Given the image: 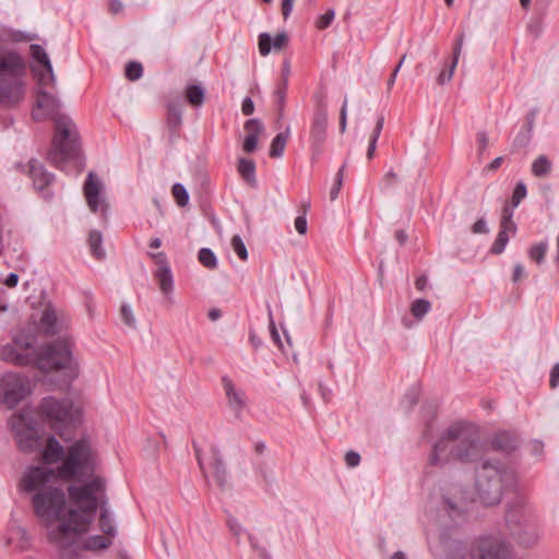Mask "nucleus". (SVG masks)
I'll return each instance as SVG.
<instances>
[{
    "instance_id": "f257e3e1",
    "label": "nucleus",
    "mask_w": 559,
    "mask_h": 559,
    "mask_svg": "<svg viewBox=\"0 0 559 559\" xmlns=\"http://www.w3.org/2000/svg\"><path fill=\"white\" fill-rule=\"evenodd\" d=\"M107 481L95 477L84 484L68 487L70 522L51 531L50 535L62 547V559H84V551L109 548L117 535V525L108 507Z\"/></svg>"
},
{
    "instance_id": "f03ea898",
    "label": "nucleus",
    "mask_w": 559,
    "mask_h": 559,
    "mask_svg": "<svg viewBox=\"0 0 559 559\" xmlns=\"http://www.w3.org/2000/svg\"><path fill=\"white\" fill-rule=\"evenodd\" d=\"M57 474L53 468L44 465H32L25 468L20 480V488L31 497L35 515L43 522L47 531L48 542L58 550L62 559V547L51 538V531L70 522V509L76 508L70 502L66 510V495L56 485Z\"/></svg>"
},
{
    "instance_id": "7ed1b4c3",
    "label": "nucleus",
    "mask_w": 559,
    "mask_h": 559,
    "mask_svg": "<svg viewBox=\"0 0 559 559\" xmlns=\"http://www.w3.org/2000/svg\"><path fill=\"white\" fill-rule=\"evenodd\" d=\"M35 341L31 331H17L11 342L0 345V360L22 367L34 364L45 372L74 370L76 366L71 352L72 342L68 337L47 344L38 350L35 348Z\"/></svg>"
},
{
    "instance_id": "20e7f679",
    "label": "nucleus",
    "mask_w": 559,
    "mask_h": 559,
    "mask_svg": "<svg viewBox=\"0 0 559 559\" xmlns=\"http://www.w3.org/2000/svg\"><path fill=\"white\" fill-rule=\"evenodd\" d=\"M8 424L21 452L27 454L39 452L46 465L62 462L66 449L53 435L43 439L36 413L32 407L25 406L12 414Z\"/></svg>"
},
{
    "instance_id": "39448f33",
    "label": "nucleus",
    "mask_w": 559,
    "mask_h": 559,
    "mask_svg": "<svg viewBox=\"0 0 559 559\" xmlns=\"http://www.w3.org/2000/svg\"><path fill=\"white\" fill-rule=\"evenodd\" d=\"M485 447L476 430L468 425L450 426L435 443L428 462L443 466L452 461L472 463L481 457Z\"/></svg>"
},
{
    "instance_id": "423d86ee",
    "label": "nucleus",
    "mask_w": 559,
    "mask_h": 559,
    "mask_svg": "<svg viewBox=\"0 0 559 559\" xmlns=\"http://www.w3.org/2000/svg\"><path fill=\"white\" fill-rule=\"evenodd\" d=\"M53 135L47 158L56 167L64 170L68 163H73L79 171L84 167L82 142L74 120L66 114L56 112L52 117Z\"/></svg>"
},
{
    "instance_id": "0eeeda50",
    "label": "nucleus",
    "mask_w": 559,
    "mask_h": 559,
    "mask_svg": "<svg viewBox=\"0 0 559 559\" xmlns=\"http://www.w3.org/2000/svg\"><path fill=\"white\" fill-rule=\"evenodd\" d=\"M99 464L96 448L90 439L82 438L66 449V455L55 472L61 479L84 484L92 481L95 477H103L97 474Z\"/></svg>"
},
{
    "instance_id": "6e6552de",
    "label": "nucleus",
    "mask_w": 559,
    "mask_h": 559,
    "mask_svg": "<svg viewBox=\"0 0 559 559\" xmlns=\"http://www.w3.org/2000/svg\"><path fill=\"white\" fill-rule=\"evenodd\" d=\"M27 66L23 56L0 47V102L17 105L26 92Z\"/></svg>"
},
{
    "instance_id": "1a4fd4ad",
    "label": "nucleus",
    "mask_w": 559,
    "mask_h": 559,
    "mask_svg": "<svg viewBox=\"0 0 559 559\" xmlns=\"http://www.w3.org/2000/svg\"><path fill=\"white\" fill-rule=\"evenodd\" d=\"M514 472L499 461H485L476 473V489L486 506L498 504L503 490L514 484Z\"/></svg>"
},
{
    "instance_id": "9d476101",
    "label": "nucleus",
    "mask_w": 559,
    "mask_h": 559,
    "mask_svg": "<svg viewBox=\"0 0 559 559\" xmlns=\"http://www.w3.org/2000/svg\"><path fill=\"white\" fill-rule=\"evenodd\" d=\"M38 414L63 440H67L64 429L74 426L80 418L79 408L70 400L53 396L41 400Z\"/></svg>"
},
{
    "instance_id": "9b49d317",
    "label": "nucleus",
    "mask_w": 559,
    "mask_h": 559,
    "mask_svg": "<svg viewBox=\"0 0 559 559\" xmlns=\"http://www.w3.org/2000/svg\"><path fill=\"white\" fill-rule=\"evenodd\" d=\"M32 392L29 379L14 371L0 374V405L16 407Z\"/></svg>"
},
{
    "instance_id": "f8f14e48",
    "label": "nucleus",
    "mask_w": 559,
    "mask_h": 559,
    "mask_svg": "<svg viewBox=\"0 0 559 559\" xmlns=\"http://www.w3.org/2000/svg\"><path fill=\"white\" fill-rule=\"evenodd\" d=\"M507 522L512 527L519 543L525 547H530L538 540L539 534L531 520V515L523 509L509 510Z\"/></svg>"
},
{
    "instance_id": "ddd939ff",
    "label": "nucleus",
    "mask_w": 559,
    "mask_h": 559,
    "mask_svg": "<svg viewBox=\"0 0 559 559\" xmlns=\"http://www.w3.org/2000/svg\"><path fill=\"white\" fill-rule=\"evenodd\" d=\"M4 545L12 547L17 551H27L31 549L33 538L27 528L22 524L21 519L15 512L10 513V519L3 535Z\"/></svg>"
},
{
    "instance_id": "4468645a",
    "label": "nucleus",
    "mask_w": 559,
    "mask_h": 559,
    "mask_svg": "<svg viewBox=\"0 0 559 559\" xmlns=\"http://www.w3.org/2000/svg\"><path fill=\"white\" fill-rule=\"evenodd\" d=\"M509 556V546L503 539L485 537L463 559H508Z\"/></svg>"
},
{
    "instance_id": "2eb2a0df",
    "label": "nucleus",
    "mask_w": 559,
    "mask_h": 559,
    "mask_svg": "<svg viewBox=\"0 0 559 559\" xmlns=\"http://www.w3.org/2000/svg\"><path fill=\"white\" fill-rule=\"evenodd\" d=\"M156 264L153 275L157 281L160 293L170 299L174 292V276L167 257L164 252L148 253Z\"/></svg>"
},
{
    "instance_id": "dca6fc26",
    "label": "nucleus",
    "mask_w": 559,
    "mask_h": 559,
    "mask_svg": "<svg viewBox=\"0 0 559 559\" xmlns=\"http://www.w3.org/2000/svg\"><path fill=\"white\" fill-rule=\"evenodd\" d=\"M103 185L93 171H90L85 180L83 192L87 205L93 213L105 212L107 203L102 194Z\"/></svg>"
},
{
    "instance_id": "f3484780",
    "label": "nucleus",
    "mask_w": 559,
    "mask_h": 559,
    "mask_svg": "<svg viewBox=\"0 0 559 559\" xmlns=\"http://www.w3.org/2000/svg\"><path fill=\"white\" fill-rule=\"evenodd\" d=\"M326 114L322 110L317 111L310 129L311 147L316 155L322 152V146L326 139Z\"/></svg>"
},
{
    "instance_id": "a211bd4d",
    "label": "nucleus",
    "mask_w": 559,
    "mask_h": 559,
    "mask_svg": "<svg viewBox=\"0 0 559 559\" xmlns=\"http://www.w3.org/2000/svg\"><path fill=\"white\" fill-rule=\"evenodd\" d=\"M29 177L33 180V185L36 190L43 193L45 199L50 198V192L48 191V187L53 180V175L48 173L44 165L38 160L32 159L29 160Z\"/></svg>"
},
{
    "instance_id": "6ab92c4d",
    "label": "nucleus",
    "mask_w": 559,
    "mask_h": 559,
    "mask_svg": "<svg viewBox=\"0 0 559 559\" xmlns=\"http://www.w3.org/2000/svg\"><path fill=\"white\" fill-rule=\"evenodd\" d=\"M210 467L212 469V475H213V478H214L216 485L221 489H228L230 487L228 472H227L226 465L223 461L219 450L215 447H213L211 449Z\"/></svg>"
},
{
    "instance_id": "aec40b11",
    "label": "nucleus",
    "mask_w": 559,
    "mask_h": 559,
    "mask_svg": "<svg viewBox=\"0 0 559 559\" xmlns=\"http://www.w3.org/2000/svg\"><path fill=\"white\" fill-rule=\"evenodd\" d=\"M223 388L227 396L228 405L235 416L240 417L246 407V395L241 390L236 389L233 381L228 377L222 379Z\"/></svg>"
},
{
    "instance_id": "412c9836",
    "label": "nucleus",
    "mask_w": 559,
    "mask_h": 559,
    "mask_svg": "<svg viewBox=\"0 0 559 559\" xmlns=\"http://www.w3.org/2000/svg\"><path fill=\"white\" fill-rule=\"evenodd\" d=\"M64 326H67V320L58 316L57 309L51 306L44 309L40 317V329L46 335H55Z\"/></svg>"
},
{
    "instance_id": "4be33fe9",
    "label": "nucleus",
    "mask_w": 559,
    "mask_h": 559,
    "mask_svg": "<svg viewBox=\"0 0 559 559\" xmlns=\"http://www.w3.org/2000/svg\"><path fill=\"white\" fill-rule=\"evenodd\" d=\"M288 35L286 32H281L274 38L269 33H261L258 37V47L261 56L265 57L271 52V49H283L288 44Z\"/></svg>"
},
{
    "instance_id": "5701e85b",
    "label": "nucleus",
    "mask_w": 559,
    "mask_h": 559,
    "mask_svg": "<svg viewBox=\"0 0 559 559\" xmlns=\"http://www.w3.org/2000/svg\"><path fill=\"white\" fill-rule=\"evenodd\" d=\"M463 43H464V33L462 32V33H460V35L457 36V38L455 40V44L453 47V52H452V60L449 63L444 64V68L441 70V72L439 73V75L437 78L438 84L443 85L452 79L454 70L459 62Z\"/></svg>"
},
{
    "instance_id": "b1692460",
    "label": "nucleus",
    "mask_w": 559,
    "mask_h": 559,
    "mask_svg": "<svg viewBox=\"0 0 559 559\" xmlns=\"http://www.w3.org/2000/svg\"><path fill=\"white\" fill-rule=\"evenodd\" d=\"M247 135L242 147L247 153H252L257 148L259 135L263 132L264 127L258 119H249L245 123Z\"/></svg>"
},
{
    "instance_id": "393cba45",
    "label": "nucleus",
    "mask_w": 559,
    "mask_h": 559,
    "mask_svg": "<svg viewBox=\"0 0 559 559\" xmlns=\"http://www.w3.org/2000/svg\"><path fill=\"white\" fill-rule=\"evenodd\" d=\"M29 52H31L32 59L38 66L43 67L46 70L48 78L51 81H53L55 74H53L52 64H51L50 59H49L46 50L44 49V47L40 46L39 44H32L29 46Z\"/></svg>"
},
{
    "instance_id": "a878e982",
    "label": "nucleus",
    "mask_w": 559,
    "mask_h": 559,
    "mask_svg": "<svg viewBox=\"0 0 559 559\" xmlns=\"http://www.w3.org/2000/svg\"><path fill=\"white\" fill-rule=\"evenodd\" d=\"M491 445L495 450L503 452H512L518 447L515 436L507 431L498 432L491 440Z\"/></svg>"
},
{
    "instance_id": "bb28decb",
    "label": "nucleus",
    "mask_w": 559,
    "mask_h": 559,
    "mask_svg": "<svg viewBox=\"0 0 559 559\" xmlns=\"http://www.w3.org/2000/svg\"><path fill=\"white\" fill-rule=\"evenodd\" d=\"M185 96L189 105H202L205 98V88L201 83H189L185 88Z\"/></svg>"
},
{
    "instance_id": "cd10ccee",
    "label": "nucleus",
    "mask_w": 559,
    "mask_h": 559,
    "mask_svg": "<svg viewBox=\"0 0 559 559\" xmlns=\"http://www.w3.org/2000/svg\"><path fill=\"white\" fill-rule=\"evenodd\" d=\"M290 134V129L287 127L283 132H280L272 141L270 146V156L278 158L283 156L286 143Z\"/></svg>"
},
{
    "instance_id": "c85d7f7f",
    "label": "nucleus",
    "mask_w": 559,
    "mask_h": 559,
    "mask_svg": "<svg viewBox=\"0 0 559 559\" xmlns=\"http://www.w3.org/2000/svg\"><path fill=\"white\" fill-rule=\"evenodd\" d=\"M102 242L103 236L100 231L92 230L88 236V246L93 257H95L98 260L104 259L106 254L105 250L102 247Z\"/></svg>"
},
{
    "instance_id": "c756f323",
    "label": "nucleus",
    "mask_w": 559,
    "mask_h": 559,
    "mask_svg": "<svg viewBox=\"0 0 559 559\" xmlns=\"http://www.w3.org/2000/svg\"><path fill=\"white\" fill-rule=\"evenodd\" d=\"M549 4H550V0H537L536 1V10L538 13V17L535 22H532L528 25L530 32L535 33L536 37L539 36V34L542 32V20H543V16L545 15Z\"/></svg>"
},
{
    "instance_id": "7c9ffc66",
    "label": "nucleus",
    "mask_w": 559,
    "mask_h": 559,
    "mask_svg": "<svg viewBox=\"0 0 559 559\" xmlns=\"http://www.w3.org/2000/svg\"><path fill=\"white\" fill-rule=\"evenodd\" d=\"M238 171L249 183L255 181V164L253 160L240 158L238 162Z\"/></svg>"
},
{
    "instance_id": "2f4dec72",
    "label": "nucleus",
    "mask_w": 559,
    "mask_h": 559,
    "mask_svg": "<svg viewBox=\"0 0 559 559\" xmlns=\"http://www.w3.org/2000/svg\"><path fill=\"white\" fill-rule=\"evenodd\" d=\"M551 171V162L547 156H538L532 164V173L536 177H545Z\"/></svg>"
},
{
    "instance_id": "473e14b6",
    "label": "nucleus",
    "mask_w": 559,
    "mask_h": 559,
    "mask_svg": "<svg viewBox=\"0 0 559 559\" xmlns=\"http://www.w3.org/2000/svg\"><path fill=\"white\" fill-rule=\"evenodd\" d=\"M383 126H384V117L383 116H380L377 120V123H376V127L372 131V134L370 136V140H369V146H368V150H367V157L369 159H371L374 155V152H376V148H377V142H378V139L380 136V133L383 129Z\"/></svg>"
},
{
    "instance_id": "72a5a7b5",
    "label": "nucleus",
    "mask_w": 559,
    "mask_h": 559,
    "mask_svg": "<svg viewBox=\"0 0 559 559\" xmlns=\"http://www.w3.org/2000/svg\"><path fill=\"white\" fill-rule=\"evenodd\" d=\"M431 309V304L427 299H416L411 306V312L417 320H421Z\"/></svg>"
},
{
    "instance_id": "f704fd0d",
    "label": "nucleus",
    "mask_w": 559,
    "mask_h": 559,
    "mask_svg": "<svg viewBox=\"0 0 559 559\" xmlns=\"http://www.w3.org/2000/svg\"><path fill=\"white\" fill-rule=\"evenodd\" d=\"M56 112H60L57 107H33L31 115L35 121H44L46 119L52 120Z\"/></svg>"
},
{
    "instance_id": "c9c22d12",
    "label": "nucleus",
    "mask_w": 559,
    "mask_h": 559,
    "mask_svg": "<svg viewBox=\"0 0 559 559\" xmlns=\"http://www.w3.org/2000/svg\"><path fill=\"white\" fill-rule=\"evenodd\" d=\"M199 261L200 263L207 267V269H216L217 266V259L214 254V252L209 249V248H202L200 251H199Z\"/></svg>"
},
{
    "instance_id": "e433bc0d",
    "label": "nucleus",
    "mask_w": 559,
    "mask_h": 559,
    "mask_svg": "<svg viewBox=\"0 0 559 559\" xmlns=\"http://www.w3.org/2000/svg\"><path fill=\"white\" fill-rule=\"evenodd\" d=\"M124 75L130 81H136L143 75V66L138 61H129L124 67Z\"/></svg>"
},
{
    "instance_id": "4c0bfd02",
    "label": "nucleus",
    "mask_w": 559,
    "mask_h": 559,
    "mask_svg": "<svg viewBox=\"0 0 559 559\" xmlns=\"http://www.w3.org/2000/svg\"><path fill=\"white\" fill-rule=\"evenodd\" d=\"M171 193L179 206L183 207L188 204L189 193L183 185L175 183L171 188Z\"/></svg>"
},
{
    "instance_id": "58836bf2",
    "label": "nucleus",
    "mask_w": 559,
    "mask_h": 559,
    "mask_svg": "<svg viewBox=\"0 0 559 559\" xmlns=\"http://www.w3.org/2000/svg\"><path fill=\"white\" fill-rule=\"evenodd\" d=\"M547 248L548 243L546 241L536 243L531 247L528 255L532 260L536 261L537 263H542L545 259Z\"/></svg>"
},
{
    "instance_id": "ea45409f",
    "label": "nucleus",
    "mask_w": 559,
    "mask_h": 559,
    "mask_svg": "<svg viewBox=\"0 0 559 559\" xmlns=\"http://www.w3.org/2000/svg\"><path fill=\"white\" fill-rule=\"evenodd\" d=\"M120 318L127 326H129L131 329L136 328V320H135V317L133 314V311H132V308L130 305L123 304L121 306Z\"/></svg>"
},
{
    "instance_id": "a19ab883",
    "label": "nucleus",
    "mask_w": 559,
    "mask_h": 559,
    "mask_svg": "<svg viewBox=\"0 0 559 559\" xmlns=\"http://www.w3.org/2000/svg\"><path fill=\"white\" fill-rule=\"evenodd\" d=\"M182 107H168L167 122L170 128L176 129L181 124Z\"/></svg>"
},
{
    "instance_id": "79ce46f5",
    "label": "nucleus",
    "mask_w": 559,
    "mask_h": 559,
    "mask_svg": "<svg viewBox=\"0 0 559 559\" xmlns=\"http://www.w3.org/2000/svg\"><path fill=\"white\" fill-rule=\"evenodd\" d=\"M509 241V234L504 231H499L496 240L493 241L490 252L493 254H500L503 252L507 243Z\"/></svg>"
},
{
    "instance_id": "37998d69",
    "label": "nucleus",
    "mask_w": 559,
    "mask_h": 559,
    "mask_svg": "<svg viewBox=\"0 0 559 559\" xmlns=\"http://www.w3.org/2000/svg\"><path fill=\"white\" fill-rule=\"evenodd\" d=\"M231 247H233V250L235 251V253L239 257V259H241L243 261L248 259L247 248L239 235L233 236Z\"/></svg>"
},
{
    "instance_id": "c03bdc74",
    "label": "nucleus",
    "mask_w": 559,
    "mask_h": 559,
    "mask_svg": "<svg viewBox=\"0 0 559 559\" xmlns=\"http://www.w3.org/2000/svg\"><path fill=\"white\" fill-rule=\"evenodd\" d=\"M287 86L288 83L286 82H277L273 92V103L275 105H284L287 95Z\"/></svg>"
},
{
    "instance_id": "a18cd8bd",
    "label": "nucleus",
    "mask_w": 559,
    "mask_h": 559,
    "mask_svg": "<svg viewBox=\"0 0 559 559\" xmlns=\"http://www.w3.org/2000/svg\"><path fill=\"white\" fill-rule=\"evenodd\" d=\"M344 170H345V164L338 169L336 176H335V182L332 189L330 190V199L334 201L341 191V188L343 186V177H344Z\"/></svg>"
},
{
    "instance_id": "49530a36",
    "label": "nucleus",
    "mask_w": 559,
    "mask_h": 559,
    "mask_svg": "<svg viewBox=\"0 0 559 559\" xmlns=\"http://www.w3.org/2000/svg\"><path fill=\"white\" fill-rule=\"evenodd\" d=\"M335 17V11L333 9H329L324 14L320 15L316 22V26L319 29H326L332 24Z\"/></svg>"
},
{
    "instance_id": "de8ad7c7",
    "label": "nucleus",
    "mask_w": 559,
    "mask_h": 559,
    "mask_svg": "<svg viewBox=\"0 0 559 559\" xmlns=\"http://www.w3.org/2000/svg\"><path fill=\"white\" fill-rule=\"evenodd\" d=\"M526 197V186L524 182H519L512 193V204L516 207L521 201Z\"/></svg>"
},
{
    "instance_id": "09e8293b",
    "label": "nucleus",
    "mask_w": 559,
    "mask_h": 559,
    "mask_svg": "<svg viewBox=\"0 0 559 559\" xmlns=\"http://www.w3.org/2000/svg\"><path fill=\"white\" fill-rule=\"evenodd\" d=\"M304 207H305V213L302 215L297 216L295 218V222H294L295 229L300 235H305L307 233V230H308V223H307V218H306V211L309 207V204L305 203Z\"/></svg>"
},
{
    "instance_id": "8fccbe9b",
    "label": "nucleus",
    "mask_w": 559,
    "mask_h": 559,
    "mask_svg": "<svg viewBox=\"0 0 559 559\" xmlns=\"http://www.w3.org/2000/svg\"><path fill=\"white\" fill-rule=\"evenodd\" d=\"M44 103H46V105H60V102L47 92H41L34 105L40 106L44 105Z\"/></svg>"
},
{
    "instance_id": "3c124183",
    "label": "nucleus",
    "mask_w": 559,
    "mask_h": 559,
    "mask_svg": "<svg viewBox=\"0 0 559 559\" xmlns=\"http://www.w3.org/2000/svg\"><path fill=\"white\" fill-rule=\"evenodd\" d=\"M473 234H488L489 228L485 218L477 219L471 227Z\"/></svg>"
},
{
    "instance_id": "603ef678",
    "label": "nucleus",
    "mask_w": 559,
    "mask_h": 559,
    "mask_svg": "<svg viewBox=\"0 0 559 559\" xmlns=\"http://www.w3.org/2000/svg\"><path fill=\"white\" fill-rule=\"evenodd\" d=\"M227 525L234 536H236V537L241 536L243 530H242L241 524L236 519L229 518L227 521Z\"/></svg>"
},
{
    "instance_id": "864d4df0",
    "label": "nucleus",
    "mask_w": 559,
    "mask_h": 559,
    "mask_svg": "<svg viewBox=\"0 0 559 559\" xmlns=\"http://www.w3.org/2000/svg\"><path fill=\"white\" fill-rule=\"evenodd\" d=\"M499 231H504L506 234H515L516 225L512 219L501 218Z\"/></svg>"
},
{
    "instance_id": "5fc2aeb1",
    "label": "nucleus",
    "mask_w": 559,
    "mask_h": 559,
    "mask_svg": "<svg viewBox=\"0 0 559 559\" xmlns=\"http://www.w3.org/2000/svg\"><path fill=\"white\" fill-rule=\"evenodd\" d=\"M499 231H504L506 234H515L516 225L512 219L501 218Z\"/></svg>"
},
{
    "instance_id": "6e6d98bb",
    "label": "nucleus",
    "mask_w": 559,
    "mask_h": 559,
    "mask_svg": "<svg viewBox=\"0 0 559 559\" xmlns=\"http://www.w3.org/2000/svg\"><path fill=\"white\" fill-rule=\"evenodd\" d=\"M345 462L347 466L355 467L360 462V455L355 451H348L345 455Z\"/></svg>"
},
{
    "instance_id": "4d7b16f0",
    "label": "nucleus",
    "mask_w": 559,
    "mask_h": 559,
    "mask_svg": "<svg viewBox=\"0 0 559 559\" xmlns=\"http://www.w3.org/2000/svg\"><path fill=\"white\" fill-rule=\"evenodd\" d=\"M550 386L552 389L559 385V362H557L550 371Z\"/></svg>"
},
{
    "instance_id": "13d9d810",
    "label": "nucleus",
    "mask_w": 559,
    "mask_h": 559,
    "mask_svg": "<svg viewBox=\"0 0 559 559\" xmlns=\"http://www.w3.org/2000/svg\"><path fill=\"white\" fill-rule=\"evenodd\" d=\"M295 0H282V14L287 20L293 11Z\"/></svg>"
},
{
    "instance_id": "bf43d9fd",
    "label": "nucleus",
    "mask_w": 559,
    "mask_h": 559,
    "mask_svg": "<svg viewBox=\"0 0 559 559\" xmlns=\"http://www.w3.org/2000/svg\"><path fill=\"white\" fill-rule=\"evenodd\" d=\"M270 332H271V336H272L273 341L278 345L280 348H283V344L281 342L278 331L275 326V322L272 319L270 320Z\"/></svg>"
},
{
    "instance_id": "052dcab7",
    "label": "nucleus",
    "mask_w": 559,
    "mask_h": 559,
    "mask_svg": "<svg viewBox=\"0 0 559 559\" xmlns=\"http://www.w3.org/2000/svg\"><path fill=\"white\" fill-rule=\"evenodd\" d=\"M525 276V269L522 264H515L513 269V282H519L521 278Z\"/></svg>"
},
{
    "instance_id": "680f3d73",
    "label": "nucleus",
    "mask_w": 559,
    "mask_h": 559,
    "mask_svg": "<svg viewBox=\"0 0 559 559\" xmlns=\"http://www.w3.org/2000/svg\"><path fill=\"white\" fill-rule=\"evenodd\" d=\"M397 179V175L393 170H389L383 179L382 185L386 188L393 185V182Z\"/></svg>"
},
{
    "instance_id": "e2e57ef3",
    "label": "nucleus",
    "mask_w": 559,
    "mask_h": 559,
    "mask_svg": "<svg viewBox=\"0 0 559 559\" xmlns=\"http://www.w3.org/2000/svg\"><path fill=\"white\" fill-rule=\"evenodd\" d=\"M479 152L483 153L488 147V136L485 132H479L477 134Z\"/></svg>"
},
{
    "instance_id": "0e129e2a",
    "label": "nucleus",
    "mask_w": 559,
    "mask_h": 559,
    "mask_svg": "<svg viewBox=\"0 0 559 559\" xmlns=\"http://www.w3.org/2000/svg\"><path fill=\"white\" fill-rule=\"evenodd\" d=\"M444 503L447 504V508L449 509L450 512L461 511L463 507V503L461 501L453 502L450 498H447L444 500Z\"/></svg>"
},
{
    "instance_id": "69168bd1",
    "label": "nucleus",
    "mask_w": 559,
    "mask_h": 559,
    "mask_svg": "<svg viewBox=\"0 0 559 559\" xmlns=\"http://www.w3.org/2000/svg\"><path fill=\"white\" fill-rule=\"evenodd\" d=\"M289 74H290V63L288 60H285L283 62V68H282V78L278 82H286L288 83V78H289Z\"/></svg>"
},
{
    "instance_id": "338daca9",
    "label": "nucleus",
    "mask_w": 559,
    "mask_h": 559,
    "mask_svg": "<svg viewBox=\"0 0 559 559\" xmlns=\"http://www.w3.org/2000/svg\"><path fill=\"white\" fill-rule=\"evenodd\" d=\"M346 122H347L346 107H342L341 115H340V130L342 133H344L346 130Z\"/></svg>"
},
{
    "instance_id": "774afa93",
    "label": "nucleus",
    "mask_w": 559,
    "mask_h": 559,
    "mask_svg": "<svg viewBox=\"0 0 559 559\" xmlns=\"http://www.w3.org/2000/svg\"><path fill=\"white\" fill-rule=\"evenodd\" d=\"M17 282H19V276L17 274L15 273H10L8 275V277L5 278L4 281V284L8 286V287H15L17 285Z\"/></svg>"
}]
</instances>
